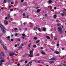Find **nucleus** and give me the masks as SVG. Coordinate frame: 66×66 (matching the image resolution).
<instances>
[{"instance_id": "37", "label": "nucleus", "mask_w": 66, "mask_h": 66, "mask_svg": "<svg viewBox=\"0 0 66 66\" xmlns=\"http://www.w3.org/2000/svg\"><path fill=\"white\" fill-rule=\"evenodd\" d=\"M20 40H21L20 39H19L17 40V41H18V42H19V41H20Z\"/></svg>"}, {"instance_id": "63", "label": "nucleus", "mask_w": 66, "mask_h": 66, "mask_svg": "<svg viewBox=\"0 0 66 66\" xmlns=\"http://www.w3.org/2000/svg\"><path fill=\"white\" fill-rule=\"evenodd\" d=\"M43 47H42L41 48V49H43Z\"/></svg>"}, {"instance_id": "59", "label": "nucleus", "mask_w": 66, "mask_h": 66, "mask_svg": "<svg viewBox=\"0 0 66 66\" xmlns=\"http://www.w3.org/2000/svg\"><path fill=\"white\" fill-rule=\"evenodd\" d=\"M17 65H18V66H19V65H20V64H19V63H18V64H17Z\"/></svg>"}, {"instance_id": "7", "label": "nucleus", "mask_w": 66, "mask_h": 66, "mask_svg": "<svg viewBox=\"0 0 66 66\" xmlns=\"http://www.w3.org/2000/svg\"><path fill=\"white\" fill-rule=\"evenodd\" d=\"M57 60V59L52 58L50 59V60H51V61H53L54 60Z\"/></svg>"}, {"instance_id": "48", "label": "nucleus", "mask_w": 66, "mask_h": 66, "mask_svg": "<svg viewBox=\"0 0 66 66\" xmlns=\"http://www.w3.org/2000/svg\"><path fill=\"white\" fill-rule=\"evenodd\" d=\"M66 9H64L63 10V11H66Z\"/></svg>"}, {"instance_id": "61", "label": "nucleus", "mask_w": 66, "mask_h": 66, "mask_svg": "<svg viewBox=\"0 0 66 66\" xmlns=\"http://www.w3.org/2000/svg\"><path fill=\"white\" fill-rule=\"evenodd\" d=\"M1 9L2 10H3V8L2 7L1 8Z\"/></svg>"}, {"instance_id": "4", "label": "nucleus", "mask_w": 66, "mask_h": 66, "mask_svg": "<svg viewBox=\"0 0 66 66\" xmlns=\"http://www.w3.org/2000/svg\"><path fill=\"white\" fill-rule=\"evenodd\" d=\"M4 60H1L0 62V65H2V63H3L4 62Z\"/></svg>"}, {"instance_id": "56", "label": "nucleus", "mask_w": 66, "mask_h": 66, "mask_svg": "<svg viewBox=\"0 0 66 66\" xmlns=\"http://www.w3.org/2000/svg\"><path fill=\"white\" fill-rule=\"evenodd\" d=\"M9 9H10V8H11V6H9Z\"/></svg>"}, {"instance_id": "36", "label": "nucleus", "mask_w": 66, "mask_h": 66, "mask_svg": "<svg viewBox=\"0 0 66 66\" xmlns=\"http://www.w3.org/2000/svg\"><path fill=\"white\" fill-rule=\"evenodd\" d=\"M6 24H8V21H6Z\"/></svg>"}, {"instance_id": "62", "label": "nucleus", "mask_w": 66, "mask_h": 66, "mask_svg": "<svg viewBox=\"0 0 66 66\" xmlns=\"http://www.w3.org/2000/svg\"><path fill=\"white\" fill-rule=\"evenodd\" d=\"M16 14H14V16H16Z\"/></svg>"}, {"instance_id": "11", "label": "nucleus", "mask_w": 66, "mask_h": 66, "mask_svg": "<svg viewBox=\"0 0 66 66\" xmlns=\"http://www.w3.org/2000/svg\"><path fill=\"white\" fill-rule=\"evenodd\" d=\"M40 11V10L39 9H38L37 11V12L38 13H39Z\"/></svg>"}, {"instance_id": "17", "label": "nucleus", "mask_w": 66, "mask_h": 66, "mask_svg": "<svg viewBox=\"0 0 66 66\" xmlns=\"http://www.w3.org/2000/svg\"><path fill=\"white\" fill-rule=\"evenodd\" d=\"M7 17L8 18H10V14H9L7 16Z\"/></svg>"}, {"instance_id": "33", "label": "nucleus", "mask_w": 66, "mask_h": 66, "mask_svg": "<svg viewBox=\"0 0 66 66\" xmlns=\"http://www.w3.org/2000/svg\"><path fill=\"white\" fill-rule=\"evenodd\" d=\"M8 3H10L11 2V0H8Z\"/></svg>"}, {"instance_id": "26", "label": "nucleus", "mask_w": 66, "mask_h": 66, "mask_svg": "<svg viewBox=\"0 0 66 66\" xmlns=\"http://www.w3.org/2000/svg\"><path fill=\"white\" fill-rule=\"evenodd\" d=\"M54 18H56V15L55 14L54 15Z\"/></svg>"}, {"instance_id": "18", "label": "nucleus", "mask_w": 66, "mask_h": 66, "mask_svg": "<svg viewBox=\"0 0 66 66\" xmlns=\"http://www.w3.org/2000/svg\"><path fill=\"white\" fill-rule=\"evenodd\" d=\"M3 35V33L2 32L1 34H0V37H1Z\"/></svg>"}, {"instance_id": "28", "label": "nucleus", "mask_w": 66, "mask_h": 66, "mask_svg": "<svg viewBox=\"0 0 66 66\" xmlns=\"http://www.w3.org/2000/svg\"><path fill=\"white\" fill-rule=\"evenodd\" d=\"M18 48L19 49H22V47L21 46L18 47Z\"/></svg>"}, {"instance_id": "8", "label": "nucleus", "mask_w": 66, "mask_h": 66, "mask_svg": "<svg viewBox=\"0 0 66 66\" xmlns=\"http://www.w3.org/2000/svg\"><path fill=\"white\" fill-rule=\"evenodd\" d=\"M3 48L4 49H5V50H6V48H6V46H4V45H3Z\"/></svg>"}, {"instance_id": "20", "label": "nucleus", "mask_w": 66, "mask_h": 66, "mask_svg": "<svg viewBox=\"0 0 66 66\" xmlns=\"http://www.w3.org/2000/svg\"><path fill=\"white\" fill-rule=\"evenodd\" d=\"M40 42V40H37V41L36 43H38L39 42Z\"/></svg>"}, {"instance_id": "1", "label": "nucleus", "mask_w": 66, "mask_h": 66, "mask_svg": "<svg viewBox=\"0 0 66 66\" xmlns=\"http://www.w3.org/2000/svg\"><path fill=\"white\" fill-rule=\"evenodd\" d=\"M58 32L60 34H63V30H62V29L61 27H59L58 28Z\"/></svg>"}, {"instance_id": "55", "label": "nucleus", "mask_w": 66, "mask_h": 66, "mask_svg": "<svg viewBox=\"0 0 66 66\" xmlns=\"http://www.w3.org/2000/svg\"><path fill=\"white\" fill-rule=\"evenodd\" d=\"M15 47H17V44H15Z\"/></svg>"}, {"instance_id": "51", "label": "nucleus", "mask_w": 66, "mask_h": 66, "mask_svg": "<svg viewBox=\"0 0 66 66\" xmlns=\"http://www.w3.org/2000/svg\"><path fill=\"white\" fill-rule=\"evenodd\" d=\"M11 40L12 42H13V41L14 40L13 39H11Z\"/></svg>"}, {"instance_id": "38", "label": "nucleus", "mask_w": 66, "mask_h": 66, "mask_svg": "<svg viewBox=\"0 0 66 66\" xmlns=\"http://www.w3.org/2000/svg\"><path fill=\"white\" fill-rule=\"evenodd\" d=\"M38 62V63H40V62L41 61V60H39V61H37Z\"/></svg>"}, {"instance_id": "12", "label": "nucleus", "mask_w": 66, "mask_h": 66, "mask_svg": "<svg viewBox=\"0 0 66 66\" xmlns=\"http://www.w3.org/2000/svg\"><path fill=\"white\" fill-rule=\"evenodd\" d=\"M38 30L39 31H40V32H41L42 31V30H41V29H40V28H38Z\"/></svg>"}, {"instance_id": "2", "label": "nucleus", "mask_w": 66, "mask_h": 66, "mask_svg": "<svg viewBox=\"0 0 66 66\" xmlns=\"http://www.w3.org/2000/svg\"><path fill=\"white\" fill-rule=\"evenodd\" d=\"M0 27L1 28V29H2V30L4 33H5V32H6V31H5V30H4V27L2 26L1 24H0Z\"/></svg>"}, {"instance_id": "15", "label": "nucleus", "mask_w": 66, "mask_h": 66, "mask_svg": "<svg viewBox=\"0 0 66 66\" xmlns=\"http://www.w3.org/2000/svg\"><path fill=\"white\" fill-rule=\"evenodd\" d=\"M43 31H46V28H43Z\"/></svg>"}, {"instance_id": "25", "label": "nucleus", "mask_w": 66, "mask_h": 66, "mask_svg": "<svg viewBox=\"0 0 66 66\" xmlns=\"http://www.w3.org/2000/svg\"><path fill=\"white\" fill-rule=\"evenodd\" d=\"M50 49H51V50H52L53 51L54 50V49L52 48H51Z\"/></svg>"}, {"instance_id": "22", "label": "nucleus", "mask_w": 66, "mask_h": 66, "mask_svg": "<svg viewBox=\"0 0 66 66\" xmlns=\"http://www.w3.org/2000/svg\"><path fill=\"white\" fill-rule=\"evenodd\" d=\"M66 15L65 14H64L63 13H62L61 14V16H64V15Z\"/></svg>"}, {"instance_id": "44", "label": "nucleus", "mask_w": 66, "mask_h": 66, "mask_svg": "<svg viewBox=\"0 0 66 66\" xmlns=\"http://www.w3.org/2000/svg\"><path fill=\"white\" fill-rule=\"evenodd\" d=\"M21 2H23L24 1V0H21Z\"/></svg>"}, {"instance_id": "35", "label": "nucleus", "mask_w": 66, "mask_h": 66, "mask_svg": "<svg viewBox=\"0 0 66 66\" xmlns=\"http://www.w3.org/2000/svg\"><path fill=\"white\" fill-rule=\"evenodd\" d=\"M14 35L15 36H17L18 35V34L17 33L16 34Z\"/></svg>"}, {"instance_id": "14", "label": "nucleus", "mask_w": 66, "mask_h": 66, "mask_svg": "<svg viewBox=\"0 0 66 66\" xmlns=\"http://www.w3.org/2000/svg\"><path fill=\"white\" fill-rule=\"evenodd\" d=\"M3 2L4 3H5L6 2V0H4L3 1Z\"/></svg>"}, {"instance_id": "45", "label": "nucleus", "mask_w": 66, "mask_h": 66, "mask_svg": "<svg viewBox=\"0 0 66 66\" xmlns=\"http://www.w3.org/2000/svg\"><path fill=\"white\" fill-rule=\"evenodd\" d=\"M10 11H13V9H11L10 10Z\"/></svg>"}, {"instance_id": "6", "label": "nucleus", "mask_w": 66, "mask_h": 66, "mask_svg": "<svg viewBox=\"0 0 66 66\" xmlns=\"http://www.w3.org/2000/svg\"><path fill=\"white\" fill-rule=\"evenodd\" d=\"M6 38H7V40H9L10 42L11 41L10 40V36H8L7 37H6Z\"/></svg>"}, {"instance_id": "10", "label": "nucleus", "mask_w": 66, "mask_h": 66, "mask_svg": "<svg viewBox=\"0 0 66 66\" xmlns=\"http://www.w3.org/2000/svg\"><path fill=\"white\" fill-rule=\"evenodd\" d=\"M29 56L30 57H33V54H30L29 55Z\"/></svg>"}, {"instance_id": "32", "label": "nucleus", "mask_w": 66, "mask_h": 66, "mask_svg": "<svg viewBox=\"0 0 66 66\" xmlns=\"http://www.w3.org/2000/svg\"><path fill=\"white\" fill-rule=\"evenodd\" d=\"M14 31H17V30H18V29H17V28H15L14 29Z\"/></svg>"}, {"instance_id": "43", "label": "nucleus", "mask_w": 66, "mask_h": 66, "mask_svg": "<svg viewBox=\"0 0 66 66\" xmlns=\"http://www.w3.org/2000/svg\"><path fill=\"white\" fill-rule=\"evenodd\" d=\"M21 46H24V45H23V44H21Z\"/></svg>"}, {"instance_id": "64", "label": "nucleus", "mask_w": 66, "mask_h": 66, "mask_svg": "<svg viewBox=\"0 0 66 66\" xmlns=\"http://www.w3.org/2000/svg\"><path fill=\"white\" fill-rule=\"evenodd\" d=\"M26 66H29V64H27Z\"/></svg>"}, {"instance_id": "34", "label": "nucleus", "mask_w": 66, "mask_h": 66, "mask_svg": "<svg viewBox=\"0 0 66 66\" xmlns=\"http://www.w3.org/2000/svg\"><path fill=\"white\" fill-rule=\"evenodd\" d=\"M32 63V62H29L28 63V64H27L28 65H29V64H30V63Z\"/></svg>"}, {"instance_id": "40", "label": "nucleus", "mask_w": 66, "mask_h": 66, "mask_svg": "<svg viewBox=\"0 0 66 66\" xmlns=\"http://www.w3.org/2000/svg\"><path fill=\"white\" fill-rule=\"evenodd\" d=\"M59 44H57V47H59Z\"/></svg>"}, {"instance_id": "9", "label": "nucleus", "mask_w": 66, "mask_h": 66, "mask_svg": "<svg viewBox=\"0 0 66 66\" xmlns=\"http://www.w3.org/2000/svg\"><path fill=\"white\" fill-rule=\"evenodd\" d=\"M46 37L47 39H50V37L48 36H46Z\"/></svg>"}, {"instance_id": "54", "label": "nucleus", "mask_w": 66, "mask_h": 66, "mask_svg": "<svg viewBox=\"0 0 66 66\" xmlns=\"http://www.w3.org/2000/svg\"><path fill=\"white\" fill-rule=\"evenodd\" d=\"M57 38H55V40H57Z\"/></svg>"}, {"instance_id": "46", "label": "nucleus", "mask_w": 66, "mask_h": 66, "mask_svg": "<svg viewBox=\"0 0 66 66\" xmlns=\"http://www.w3.org/2000/svg\"><path fill=\"white\" fill-rule=\"evenodd\" d=\"M11 4H14V2H11Z\"/></svg>"}, {"instance_id": "47", "label": "nucleus", "mask_w": 66, "mask_h": 66, "mask_svg": "<svg viewBox=\"0 0 66 66\" xmlns=\"http://www.w3.org/2000/svg\"><path fill=\"white\" fill-rule=\"evenodd\" d=\"M23 61H23V60H20V62H23Z\"/></svg>"}, {"instance_id": "58", "label": "nucleus", "mask_w": 66, "mask_h": 66, "mask_svg": "<svg viewBox=\"0 0 66 66\" xmlns=\"http://www.w3.org/2000/svg\"><path fill=\"white\" fill-rule=\"evenodd\" d=\"M7 19V17H6L5 18V19Z\"/></svg>"}, {"instance_id": "50", "label": "nucleus", "mask_w": 66, "mask_h": 66, "mask_svg": "<svg viewBox=\"0 0 66 66\" xmlns=\"http://www.w3.org/2000/svg\"><path fill=\"white\" fill-rule=\"evenodd\" d=\"M63 66H66V64H63Z\"/></svg>"}, {"instance_id": "53", "label": "nucleus", "mask_w": 66, "mask_h": 66, "mask_svg": "<svg viewBox=\"0 0 66 66\" xmlns=\"http://www.w3.org/2000/svg\"><path fill=\"white\" fill-rule=\"evenodd\" d=\"M54 9V10H56V7H55Z\"/></svg>"}, {"instance_id": "57", "label": "nucleus", "mask_w": 66, "mask_h": 66, "mask_svg": "<svg viewBox=\"0 0 66 66\" xmlns=\"http://www.w3.org/2000/svg\"><path fill=\"white\" fill-rule=\"evenodd\" d=\"M23 24L24 25H26V23L25 22H24L23 23Z\"/></svg>"}, {"instance_id": "42", "label": "nucleus", "mask_w": 66, "mask_h": 66, "mask_svg": "<svg viewBox=\"0 0 66 66\" xmlns=\"http://www.w3.org/2000/svg\"><path fill=\"white\" fill-rule=\"evenodd\" d=\"M19 12H23V11H22V10H19Z\"/></svg>"}, {"instance_id": "3", "label": "nucleus", "mask_w": 66, "mask_h": 66, "mask_svg": "<svg viewBox=\"0 0 66 66\" xmlns=\"http://www.w3.org/2000/svg\"><path fill=\"white\" fill-rule=\"evenodd\" d=\"M26 35L24 34H22V38L23 39H24L25 38V37H26Z\"/></svg>"}, {"instance_id": "29", "label": "nucleus", "mask_w": 66, "mask_h": 66, "mask_svg": "<svg viewBox=\"0 0 66 66\" xmlns=\"http://www.w3.org/2000/svg\"><path fill=\"white\" fill-rule=\"evenodd\" d=\"M33 53V51H31L30 52V54H32L31 53Z\"/></svg>"}, {"instance_id": "24", "label": "nucleus", "mask_w": 66, "mask_h": 66, "mask_svg": "<svg viewBox=\"0 0 66 66\" xmlns=\"http://www.w3.org/2000/svg\"><path fill=\"white\" fill-rule=\"evenodd\" d=\"M55 53H56V54H59L60 52H59L56 51L55 52Z\"/></svg>"}, {"instance_id": "31", "label": "nucleus", "mask_w": 66, "mask_h": 66, "mask_svg": "<svg viewBox=\"0 0 66 66\" xmlns=\"http://www.w3.org/2000/svg\"><path fill=\"white\" fill-rule=\"evenodd\" d=\"M26 15V13H24L23 14V16H24Z\"/></svg>"}, {"instance_id": "60", "label": "nucleus", "mask_w": 66, "mask_h": 66, "mask_svg": "<svg viewBox=\"0 0 66 66\" xmlns=\"http://www.w3.org/2000/svg\"><path fill=\"white\" fill-rule=\"evenodd\" d=\"M26 17H27V18H29V16H26Z\"/></svg>"}, {"instance_id": "13", "label": "nucleus", "mask_w": 66, "mask_h": 66, "mask_svg": "<svg viewBox=\"0 0 66 66\" xmlns=\"http://www.w3.org/2000/svg\"><path fill=\"white\" fill-rule=\"evenodd\" d=\"M54 62V61H51L49 62V63L50 64H52V63H53Z\"/></svg>"}, {"instance_id": "49", "label": "nucleus", "mask_w": 66, "mask_h": 66, "mask_svg": "<svg viewBox=\"0 0 66 66\" xmlns=\"http://www.w3.org/2000/svg\"><path fill=\"white\" fill-rule=\"evenodd\" d=\"M25 63H28V61H26L25 62Z\"/></svg>"}, {"instance_id": "16", "label": "nucleus", "mask_w": 66, "mask_h": 66, "mask_svg": "<svg viewBox=\"0 0 66 66\" xmlns=\"http://www.w3.org/2000/svg\"><path fill=\"white\" fill-rule=\"evenodd\" d=\"M48 3H52V1L51 0H49L48 1Z\"/></svg>"}, {"instance_id": "41", "label": "nucleus", "mask_w": 66, "mask_h": 66, "mask_svg": "<svg viewBox=\"0 0 66 66\" xmlns=\"http://www.w3.org/2000/svg\"><path fill=\"white\" fill-rule=\"evenodd\" d=\"M28 46L29 48H31V45H28Z\"/></svg>"}, {"instance_id": "39", "label": "nucleus", "mask_w": 66, "mask_h": 66, "mask_svg": "<svg viewBox=\"0 0 66 66\" xmlns=\"http://www.w3.org/2000/svg\"><path fill=\"white\" fill-rule=\"evenodd\" d=\"M50 9V10H51L52 9V7L51 6Z\"/></svg>"}, {"instance_id": "21", "label": "nucleus", "mask_w": 66, "mask_h": 66, "mask_svg": "<svg viewBox=\"0 0 66 66\" xmlns=\"http://www.w3.org/2000/svg\"><path fill=\"white\" fill-rule=\"evenodd\" d=\"M34 39H35V40H36V39H37V38L36 37H35L34 38Z\"/></svg>"}, {"instance_id": "23", "label": "nucleus", "mask_w": 66, "mask_h": 66, "mask_svg": "<svg viewBox=\"0 0 66 66\" xmlns=\"http://www.w3.org/2000/svg\"><path fill=\"white\" fill-rule=\"evenodd\" d=\"M1 54H2V56H4V53H3V52H2L1 53Z\"/></svg>"}, {"instance_id": "27", "label": "nucleus", "mask_w": 66, "mask_h": 66, "mask_svg": "<svg viewBox=\"0 0 66 66\" xmlns=\"http://www.w3.org/2000/svg\"><path fill=\"white\" fill-rule=\"evenodd\" d=\"M33 47H34V48H35L36 47V45H34L33 46Z\"/></svg>"}, {"instance_id": "19", "label": "nucleus", "mask_w": 66, "mask_h": 66, "mask_svg": "<svg viewBox=\"0 0 66 66\" xmlns=\"http://www.w3.org/2000/svg\"><path fill=\"white\" fill-rule=\"evenodd\" d=\"M41 53H42V54H44V55L45 54V52L43 51H42L41 52Z\"/></svg>"}, {"instance_id": "52", "label": "nucleus", "mask_w": 66, "mask_h": 66, "mask_svg": "<svg viewBox=\"0 0 66 66\" xmlns=\"http://www.w3.org/2000/svg\"><path fill=\"white\" fill-rule=\"evenodd\" d=\"M39 7H37L36 8V9H38Z\"/></svg>"}, {"instance_id": "30", "label": "nucleus", "mask_w": 66, "mask_h": 66, "mask_svg": "<svg viewBox=\"0 0 66 66\" xmlns=\"http://www.w3.org/2000/svg\"><path fill=\"white\" fill-rule=\"evenodd\" d=\"M57 26H61V24L60 23H58L57 24Z\"/></svg>"}, {"instance_id": "5", "label": "nucleus", "mask_w": 66, "mask_h": 66, "mask_svg": "<svg viewBox=\"0 0 66 66\" xmlns=\"http://www.w3.org/2000/svg\"><path fill=\"white\" fill-rule=\"evenodd\" d=\"M14 55H15L14 53H11L9 54V55H10V56H13Z\"/></svg>"}]
</instances>
